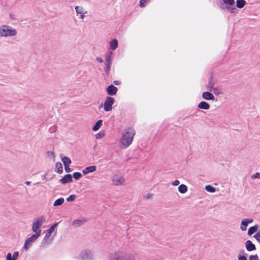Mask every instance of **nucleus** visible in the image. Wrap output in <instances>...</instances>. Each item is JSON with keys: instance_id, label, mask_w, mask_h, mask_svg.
<instances>
[{"instance_id": "18", "label": "nucleus", "mask_w": 260, "mask_h": 260, "mask_svg": "<svg viewBox=\"0 0 260 260\" xmlns=\"http://www.w3.org/2000/svg\"><path fill=\"white\" fill-rule=\"evenodd\" d=\"M202 98L206 100L214 101L215 99L214 95L209 92H204L202 93Z\"/></svg>"}, {"instance_id": "29", "label": "nucleus", "mask_w": 260, "mask_h": 260, "mask_svg": "<svg viewBox=\"0 0 260 260\" xmlns=\"http://www.w3.org/2000/svg\"><path fill=\"white\" fill-rule=\"evenodd\" d=\"M64 200L63 198H59L55 201V202L53 203V206L55 207L60 206L62 205L64 203Z\"/></svg>"}, {"instance_id": "23", "label": "nucleus", "mask_w": 260, "mask_h": 260, "mask_svg": "<svg viewBox=\"0 0 260 260\" xmlns=\"http://www.w3.org/2000/svg\"><path fill=\"white\" fill-rule=\"evenodd\" d=\"M103 121L102 120H99L95 123V125L92 127V131L96 132L98 131L102 125Z\"/></svg>"}, {"instance_id": "24", "label": "nucleus", "mask_w": 260, "mask_h": 260, "mask_svg": "<svg viewBox=\"0 0 260 260\" xmlns=\"http://www.w3.org/2000/svg\"><path fill=\"white\" fill-rule=\"evenodd\" d=\"M61 160L64 166H70L71 164V159L67 156H63L61 157Z\"/></svg>"}, {"instance_id": "42", "label": "nucleus", "mask_w": 260, "mask_h": 260, "mask_svg": "<svg viewBox=\"0 0 260 260\" xmlns=\"http://www.w3.org/2000/svg\"><path fill=\"white\" fill-rule=\"evenodd\" d=\"M64 170L66 172L69 173L72 171L71 169L69 167V166H64Z\"/></svg>"}, {"instance_id": "25", "label": "nucleus", "mask_w": 260, "mask_h": 260, "mask_svg": "<svg viewBox=\"0 0 260 260\" xmlns=\"http://www.w3.org/2000/svg\"><path fill=\"white\" fill-rule=\"evenodd\" d=\"M55 171L57 173L61 174L62 173V165L60 162H57L55 165Z\"/></svg>"}, {"instance_id": "36", "label": "nucleus", "mask_w": 260, "mask_h": 260, "mask_svg": "<svg viewBox=\"0 0 260 260\" xmlns=\"http://www.w3.org/2000/svg\"><path fill=\"white\" fill-rule=\"evenodd\" d=\"M251 178L252 179H259L260 178V173H256L254 174H253L251 176Z\"/></svg>"}, {"instance_id": "13", "label": "nucleus", "mask_w": 260, "mask_h": 260, "mask_svg": "<svg viewBox=\"0 0 260 260\" xmlns=\"http://www.w3.org/2000/svg\"><path fill=\"white\" fill-rule=\"evenodd\" d=\"M86 222V219L84 217H80L75 219L72 222V225L75 227H78L84 224Z\"/></svg>"}, {"instance_id": "32", "label": "nucleus", "mask_w": 260, "mask_h": 260, "mask_svg": "<svg viewBox=\"0 0 260 260\" xmlns=\"http://www.w3.org/2000/svg\"><path fill=\"white\" fill-rule=\"evenodd\" d=\"M73 176L74 179L78 180L82 177V174L79 172H75L73 174Z\"/></svg>"}, {"instance_id": "43", "label": "nucleus", "mask_w": 260, "mask_h": 260, "mask_svg": "<svg viewBox=\"0 0 260 260\" xmlns=\"http://www.w3.org/2000/svg\"><path fill=\"white\" fill-rule=\"evenodd\" d=\"M179 183H180V181L178 180H176L172 182V184L173 186H177L179 184Z\"/></svg>"}, {"instance_id": "14", "label": "nucleus", "mask_w": 260, "mask_h": 260, "mask_svg": "<svg viewBox=\"0 0 260 260\" xmlns=\"http://www.w3.org/2000/svg\"><path fill=\"white\" fill-rule=\"evenodd\" d=\"M117 88L113 85L109 86L107 88V92L110 95H115L117 92Z\"/></svg>"}, {"instance_id": "15", "label": "nucleus", "mask_w": 260, "mask_h": 260, "mask_svg": "<svg viewBox=\"0 0 260 260\" xmlns=\"http://www.w3.org/2000/svg\"><path fill=\"white\" fill-rule=\"evenodd\" d=\"M96 167L95 166H90L86 167L82 170V173L84 175H86L89 173H92L96 171Z\"/></svg>"}, {"instance_id": "2", "label": "nucleus", "mask_w": 260, "mask_h": 260, "mask_svg": "<svg viewBox=\"0 0 260 260\" xmlns=\"http://www.w3.org/2000/svg\"><path fill=\"white\" fill-rule=\"evenodd\" d=\"M134 254L123 250H115L111 252L107 260H135Z\"/></svg>"}, {"instance_id": "40", "label": "nucleus", "mask_w": 260, "mask_h": 260, "mask_svg": "<svg viewBox=\"0 0 260 260\" xmlns=\"http://www.w3.org/2000/svg\"><path fill=\"white\" fill-rule=\"evenodd\" d=\"M147 0H140V6L141 7H143L145 6V4L146 3Z\"/></svg>"}, {"instance_id": "9", "label": "nucleus", "mask_w": 260, "mask_h": 260, "mask_svg": "<svg viewBox=\"0 0 260 260\" xmlns=\"http://www.w3.org/2000/svg\"><path fill=\"white\" fill-rule=\"evenodd\" d=\"M79 257L82 260H91L93 258V253L89 249H85L80 253Z\"/></svg>"}, {"instance_id": "11", "label": "nucleus", "mask_w": 260, "mask_h": 260, "mask_svg": "<svg viewBox=\"0 0 260 260\" xmlns=\"http://www.w3.org/2000/svg\"><path fill=\"white\" fill-rule=\"evenodd\" d=\"M75 9L77 14L80 15V18L83 20L85 17V15L87 13V11L82 6H76Z\"/></svg>"}, {"instance_id": "46", "label": "nucleus", "mask_w": 260, "mask_h": 260, "mask_svg": "<svg viewBox=\"0 0 260 260\" xmlns=\"http://www.w3.org/2000/svg\"><path fill=\"white\" fill-rule=\"evenodd\" d=\"M114 83L115 84H116V85H118V82H117V81H114Z\"/></svg>"}, {"instance_id": "7", "label": "nucleus", "mask_w": 260, "mask_h": 260, "mask_svg": "<svg viewBox=\"0 0 260 260\" xmlns=\"http://www.w3.org/2000/svg\"><path fill=\"white\" fill-rule=\"evenodd\" d=\"M112 184L115 186L123 185L125 182V179L120 174L118 173L114 174L111 178Z\"/></svg>"}, {"instance_id": "44", "label": "nucleus", "mask_w": 260, "mask_h": 260, "mask_svg": "<svg viewBox=\"0 0 260 260\" xmlns=\"http://www.w3.org/2000/svg\"><path fill=\"white\" fill-rule=\"evenodd\" d=\"M96 60L98 62H100V63H102V62H103V59H102L101 57H97L96 58Z\"/></svg>"}, {"instance_id": "3", "label": "nucleus", "mask_w": 260, "mask_h": 260, "mask_svg": "<svg viewBox=\"0 0 260 260\" xmlns=\"http://www.w3.org/2000/svg\"><path fill=\"white\" fill-rule=\"evenodd\" d=\"M58 223H55L50 228L46 230V234L42 240L41 245L42 247H46L51 244L56 235V229Z\"/></svg>"}, {"instance_id": "31", "label": "nucleus", "mask_w": 260, "mask_h": 260, "mask_svg": "<svg viewBox=\"0 0 260 260\" xmlns=\"http://www.w3.org/2000/svg\"><path fill=\"white\" fill-rule=\"evenodd\" d=\"M105 136V134L104 132H100L99 133L95 135V137L96 139H101L104 137Z\"/></svg>"}, {"instance_id": "35", "label": "nucleus", "mask_w": 260, "mask_h": 260, "mask_svg": "<svg viewBox=\"0 0 260 260\" xmlns=\"http://www.w3.org/2000/svg\"><path fill=\"white\" fill-rule=\"evenodd\" d=\"M111 63H112V58L111 57V55H109L106 58L105 64H108V65L111 64Z\"/></svg>"}, {"instance_id": "39", "label": "nucleus", "mask_w": 260, "mask_h": 260, "mask_svg": "<svg viewBox=\"0 0 260 260\" xmlns=\"http://www.w3.org/2000/svg\"><path fill=\"white\" fill-rule=\"evenodd\" d=\"M111 64H105V71L106 74H108L110 72Z\"/></svg>"}, {"instance_id": "34", "label": "nucleus", "mask_w": 260, "mask_h": 260, "mask_svg": "<svg viewBox=\"0 0 260 260\" xmlns=\"http://www.w3.org/2000/svg\"><path fill=\"white\" fill-rule=\"evenodd\" d=\"M153 197V194L151 193H148L144 195L143 198L146 200L152 199Z\"/></svg>"}, {"instance_id": "17", "label": "nucleus", "mask_w": 260, "mask_h": 260, "mask_svg": "<svg viewBox=\"0 0 260 260\" xmlns=\"http://www.w3.org/2000/svg\"><path fill=\"white\" fill-rule=\"evenodd\" d=\"M72 181V176L71 174H67L60 180V182L62 184H66L71 182Z\"/></svg>"}, {"instance_id": "26", "label": "nucleus", "mask_w": 260, "mask_h": 260, "mask_svg": "<svg viewBox=\"0 0 260 260\" xmlns=\"http://www.w3.org/2000/svg\"><path fill=\"white\" fill-rule=\"evenodd\" d=\"M246 5L245 0H237L236 7L239 9H242Z\"/></svg>"}, {"instance_id": "10", "label": "nucleus", "mask_w": 260, "mask_h": 260, "mask_svg": "<svg viewBox=\"0 0 260 260\" xmlns=\"http://www.w3.org/2000/svg\"><path fill=\"white\" fill-rule=\"evenodd\" d=\"M114 100L113 98L107 96L104 104V110L106 112L111 111L112 109V105L114 104Z\"/></svg>"}, {"instance_id": "33", "label": "nucleus", "mask_w": 260, "mask_h": 260, "mask_svg": "<svg viewBox=\"0 0 260 260\" xmlns=\"http://www.w3.org/2000/svg\"><path fill=\"white\" fill-rule=\"evenodd\" d=\"M76 198V196L75 194H71L67 199V201L68 202H73Z\"/></svg>"}, {"instance_id": "4", "label": "nucleus", "mask_w": 260, "mask_h": 260, "mask_svg": "<svg viewBox=\"0 0 260 260\" xmlns=\"http://www.w3.org/2000/svg\"><path fill=\"white\" fill-rule=\"evenodd\" d=\"M222 3L220 8L223 10L231 13H237V10L234 6V0H222Z\"/></svg>"}, {"instance_id": "37", "label": "nucleus", "mask_w": 260, "mask_h": 260, "mask_svg": "<svg viewBox=\"0 0 260 260\" xmlns=\"http://www.w3.org/2000/svg\"><path fill=\"white\" fill-rule=\"evenodd\" d=\"M253 237L258 242H260V230L258 231L257 233Z\"/></svg>"}, {"instance_id": "8", "label": "nucleus", "mask_w": 260, "mask_h": 260, "mask_svg": "<svg viewBox=\"0 0 260 260\" xmlns=\"http://www.w3.org/2000/svg\"><path fill=\"white\" fill-rule=\"evenodd\" d=\"M40 236L38 235L33 234L29 238H27L24 242L23 248L25 250H27L31 246L32 244L35 242Z\"/></svg>"}, {"instance_id": "38", "label": "nucleus", "mask_w": 260, "mask_h": 260, "mask_svg": "<svg viewBox=\"0 0 260 260\" xmlns=\"http://www.w3.org/2000/svg\"><path fill=\"white\" fill-rule=\"evenodd\" d=\"M249 260H259V258L257 254L251 255L249 256Z\"/></svg>"}, {"instance_id": "22", "label": "nucleus", "mask_w": 260, "mask_h": 260, "mask_svg": "<svg viewBox=\"0 0 260 260\" xmlns=\"http://www.w3.org/2000/svg\"><path fill=\"white\" fill-rule=\"evenodd\" d=\"M118 46V41L116 39H112L110 42V47L111 49L115 50Z\"/></svg>"}, {"instance_id": "30", "label": "nucleus", "mask_w": 260, "mask_h": 260, "mask_svg": "<svg viewBox=\"0 0 260 260\" xmlns=\"http://www.w3.org/2000/svg\"><path fill=\"white\" fill-rule=\"evenodd\" d=\"M213 91L216 95H218L221 93L222 90L220 87H215L213 88Z\"/></svg>"}, {"instance_id": "41", "label": "nucleus", "mask_w": 260, "mask_h": 260, "mask_svg": "<svg viewBox=\"0 0 260 260\" xmlns=\"http://www.w3.org/2000/svg\"><path fill=\"white\" fill-rule=\"evenodd\" d=\"M238 260H247L246 256L244 255H239L238 256Z\"/></svg>"}, {"instance_id": "21", "label": "nucleus", "mask_w": 260, "mask_h": 260, "mask_svg": "<svg viewBox=\"0 0 260 260\" xmlns=\"http://www.w3.org/2000/svg\"><path fill=\"white\" fill-rule=\"evenodd\" d=\"M258 225L256 224L253 226H251L249 228L247 232V235L249 236H251L256 232L258 231Z\"/></svg>"}, {"instance_id": "1", "label": "nucleus", "mask_w": 260, "mask_h": 260, "mask_svg": "<svg viewBox=\"0 0 260 260\" xmlns=\"http://www.w3.org/2000/svg\"><path fill=\"white\" fill-rule=\"evenodd\" d=\"M135 131L133 128H127L122 133L119 140V147L121 149L127 148L132 143Z\"/></svg>"}, {"instance_id": "20", "label": "nucleus", "mask_w": 260, "mask_h": 260, "mask_svg": "<svg viewBox=\"0 0 260 260\" xmlns=\"http://www.w3.org/2000/svg\"><path fill=\"white\" fill-rule=\"evenodd\" d=\"M198 107L203 110H208L210 109V106L207 102L202 101L198 104Z\"/></svg>"}, {"instance_id": "16", "label": "nucleus", "mask_w": 260, "mask_h": 260, "mask_svg": "<svg viewBox=\"0 0 260 260\" xmlns=\"http://www.w3.org/2000/svg\"><path fill=\"white\" fill-rule=\"evenodd\" d=\"M245 246L246 250L248 251L254 250L256 249L255 245L253 244L252 242L250 240H247L246 241Z\"/></svg>"}, {"instance_id": "48", "label": "nucleus", "mask_w": 260, "mask_h": 260, "mask_svg": "<svg viewBox=\"0 0 260 260\" xmlns=\"http://www.w3.org/2000/svg\"><path fill=\"white\" fill-rule=\"evenodd\" d=\"M112 53H113V52H111L110 53V54H109V55H111H111H112Z\"/></svg>"}, {"instance_id": "5", "label": "nucleus", "mask_w": 260, "mask_h": 260, "mask_svg": "<svg viewBox=\"0 0 260 260\" xmlns=\"http://www.w3.org/2000/svg\"><path fill=\"white\" fill-rule=\"evenodd\" d=\"M45 221V217L40 216L37 218L36 220L33 221L31 229L32 231L35 233L34 234L38 235L40 236L41 233V230L40 228L44 223Z\"/></svg>"}, {"instance_id": "19", "label": "nucleus", "mask_w": 260, "mask_h": 260, "mask_svg": "<svg viewBox=\"0 0 260 260\" xmlns=\"http://www.w3.org/2000/svg\"><path fill=\"white\" fill-rule=\"evenodd\" d=\"M19 253L17 251H15L13 255L10 253H8L7 254L6 260H16L18 257Z\"/></svg>"}, {"instance_id": "47", "label": "nucleus", "mask_w": 260, "mask_h": 260, "mask_svg": "<svg viewBox=\"0 0 260 260\" xmlns=\"http://www.w3.org/2000/svg\"><path fill=\"white\" fill-rule=\"evenodd\" d=\"M209 85H210V87L211 88H212V86H213V85H212V84H210V83L209 84Z\"/></svg>"}, {"instance_id": "12", "label": "nucleus", "mask_w": 260, "mask_h": 260, "mask_svg": "<svg viewBox=\"0 0 260 260\" xmlns=\"http://www.w3.org/2000/svg\"><path fill=\"white\" fill-rule=\"evenodd\" d=\"M253 220L252 218H244L241 221L240 230L242 231H245L247 230L248 225L253 222Z\"/></svg>"}, {"instance_id": "28", "label": "nucleus", "mask_w": 260, "mask_h": 260, "mask_svg": "<svg viewBox=\"0 0 260 260\" xmlns=\"http://www.w3.org/2000/svg\"><path fill=\"white\" fill-rule=\"evenodd\" d=\"M205 190L209 192L213 193L216 191V188L211 185H207L205 186Z\"/></svg>"}, {"instance_id": "49", "label": "nucleus", "mask_w": 260, "mask_h": 260, "mask_svg": "<svg viewBox=\"0 0 260 260\" xmlns=\"http://www.w3.org/2000/svg\"><path fill=\"white\" fill-rule=\"evenodd\" d=\"M51 154L54 157V153L53 152H51Z\"/></svg>"}, {"instance_id": "6", "label": "nucleus", "mask_w": 260, "mask_h": 260, "mask_svg": "<svg viewBox=\"0 0 260 260\" xmlns=\"http://www.w3.org/2000/svg\"><path fill=\"white\" fill-rule=\"evenodd\" d=\"M16 34V30L10 26L3 25L0 27V36L2 37L15 36Z\"/></svg>"}, {"instance_id": "27", "label": "nucleus", "mask_w": 260, "mask_h": 260, "mask_svg": "<svg viewBox=\"0 0 260 260\" xmlns=\"http://www.w3.org/2000/svg\"><path fill=\"white\" fill-rule=\"evenodd\" d=\"M178 191L181 193H185L187 191V187L184 184H181L178 187Z\"/></svg>"}, {"instance_id": "45", "label": "nucleus", "mask_w": 260, "mask_h": 260, "mask_svg": "<svg viewBox=\"0 0 260 260\" xmlns=\"http://www.w3.org/2000/svg\"><path fill=\"white\" fill-rule=\"evenodd\" d=\"M25 184L26 185H30V182L29 181H26L25 182Z\"/></svg>"}]
</instances>
